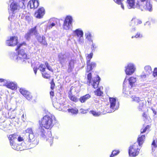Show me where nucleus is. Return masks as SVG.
I'll return each instance as SVG.
<instances>
[{"label":"nucleus","instance_id":"f257e3e1","mask_svg":"<svg viewBox=\"0 0 157 157\" xmlns=\"http://www.w3.org/2000/svg\"><path fill=\"white\" fill-rule=\"evenodd\" d=\"M13 1L8 7V10L10 16L9 20L13 18L16 13L19 11L21 9H24L25 6L28 0H11Z\"/></svg>","mask_w":157,"mask_h":157},{"label":"nucleus","instance_id":"f03ea898","mask_svg":"<svg viewBox=\"0 0 157 157\" xmlns=\"http://www.w3.org/2000/svg\"><path fill=\"white\" fill-rule=\"evenodd\" d=\"M55 118L53 116L48 115L44 117L39 121L41 126L46 129H50L54 124Z\"/></svg>","mask_w":157,"mask_h":157},{"label":"nucleus","instance_id":"7ed1b4c3","mask_svg":"<svg viewBox=\"0 0 157 157\" xmlns=\"http://www.w3.org/2000/svg\"><path fill=\"white\" fill-rule=\"evenodd\" d=\"M10 56L12 59L17 60V62L23 64L26 63L27 59L29 58L23 49L18 51L17 55L14 52L11 53Z\"/></svg>","mask_w":157,"mask_h":157},{"label":"nucleus","instance_id":"20e7f679","mask_svg":"<svg viewBox=\"0 0 157 157\" xmlns=\"http://www.w3.org/2000/svg\"><path fill=\"white\" fill-rule=\"evenodd\" d=\"M139 2H138V8L141 10H146L151 12L152 10V3L149 0H140Z\"/></svg>","mask_w":157,"mask_h":157},{"label":"nucleus","instance_id":"39448f33","mask_svg":"<svg viewBox=\"0 0 157 157\" xmlns=\"http://www.w3.org/2000/svg\"><path fill=\"white\" fill-rule=\"evenodd\" d=\"M46 67L50 71L52 72L53 71V70L52 67L49 65L47 62H45V64H42L40 65L38 67V69H39L42 73L43 77L46 78H49L50 77V75L49 72L48 71L47 72L46 71Z\"/></svg>","mask_w":157,"mask_h":157},{"label":"nucleus","instance_id":"423d86ee","mask_svg":"<svg viewBox=\"0 0 157 157\" xmlns=\"http://www.w3.org/2000/svg\"><path fill=\"white\" fill-rule=\"evenodd\" d=\"M92 75L90 73L87 75V83L89 85H92L94 88H97L100 80V78L97 76L96 77L93 78L91 79Z\"/></svg>","mask_w":157,"mask_h":157},{"label":"nucleus","instance_id":"0eeeda50","mask_svg":"<svg viewBox=\"0 0 157 157\" xmlns=\"http://www.w3.org/2000/svg\"><path fill=\"white\" fill-rule=\"evenodd\" d=\"M140 148L141 147L138 146L137 143L129 147L128 152L129 156L130 157H135L137 156L139 153Z\"/></svg>","mask_w":157,"mask_h":157},{"label":"nucleus","instance_id":"6e6552de","mask_svg":"<svg viewBox=\"0 0 157 157\" xmlns=\"http://www.w3.org/2000/svg\"><path fill=\"white\" fill-rule=\"evenodd\" d=\"M109 100L110 103V107L109 109L106 110L107 112L108 113L113 112L117 110L119 107V103L116 102L115 98L110 97Z\"/></svg>","mask_w":157,"mask_h":157},{"label":"nucleus","instance_id":"1a4fd4ad","mask_svg":"<svg viewBox=\"0 0 157 157\" xmlns=\"http://www.w3.org/2000/svg\"><path fill=\"white\" fill-rule=\"evenodd\" d=\"M125 71L127 75H132L136 70V65L131 62L127 63L125 67Z\"/></svg>","mask_w":157,"mask_h":157},{"label":"nucleus","instance_id":"9d476101","mask_svg":"<svg viewBox=\"0 0 157 157\" xmlns=\"http://www.w3.org/2000/svg\"><path fill=\"white\" fill-rule=\"evenodd\" d=\"M73 20L72 17L70 15L67 16L64 21L63 27L64 29L68 30L72 27V23Z\"/></svg>","mask_w":157,"mask_h":157},{"label":"nucleus","instance_id":"9b49d317","mask_svg":"<svg viewBox=\"0 0 157 157\" xmlns=\"http://www.w3.org/2000/svg\"><path fill=\"white\" fill-rule=\"evenodd\" d=\"M73 34L75 36L78 38V41L79 44H82L83 43V32L81 29H78L74 31Z\"/></svg>","mask_w":157,"mask_h":157},{"label":"nucleus","instance_id":"f8f14e48","mask_svg":"<svg viewBox=\"0 0 157 157\" xmlns=\"http://www.w3.org/2000/svg\"><path fill=\"white\" fill-rule=\"evenodd\" d=\"M28 136L27 141L29 143L30 145H31V147H35L38 144V141L34 134H31Z\"/></svg>","mask_w":157,"mask_h":157},{"label":"nucleus","instance_id":"ddd939ff","mask_svg":"<svg viewBox=\"0 0 157 157\" xmlns=\"http://www.w3.org/2000/svg\"><path fill=\"white\" fill-rule=\"evenodd\" d=\"M18 43V38L16 36H11L6 41V44L9 46H14Z\"/></svg>","mask_w":157,"mask_h":157},{"label":"nucleus","instance_id":"4468645a","mask_svg":"<svg viewBox=\"0 0 157 157\" xmlns=\"http://www.w3.org/2000/svg\"><path fill=\"white\" fill-rule=\"evenodd\" d=\"M126 3L127 7L129 9H135L137 8L138 5H137L138 2L140 1H137L136 2V0H126Z\"/></svg>","mask_w":157,"mask_h":157},{"label":"nucleus","instance_id":"2eb2a0df","mask_svg":"<svg viewBox=\"0 0 157 157\" xmlns=\"http://www.w3.org/2000/svg\"><path fill=\"white\" fill-rule=\"evenodd\" d=\"M58 57L60 63L61 64H63L67 62L68 58V55L67 53H61L59 54Z\"/></svg>","mask_w":157,"mask_h":157},{"label":"nucleus","instance_id":"dca6fc26","mask_svg":"<svg viewBox=\"0 0 157 157\" xmlns=\"http://www.w3.org/2000/svg\"><path fill=\"white\" fill-rule=\"evenodd\" d=\"M45 14V10L43 7L39 8L35 12L34 16L37 18H42Z\"/></svg>","mask_w":157,"mask_h":157},{"label":"nucleus","instance_id":"f3484780","mask_svg":"<svg viewBox=\"0 0 157 157\" xmlns=\"http://www.w3.org/2000/svg\"><path fill=\"white\" fill-rule=\"evenodd\" d=\"M39 5V3L37 0H32L30 1L27 5L28 8L35 9Z\"/></svg>","mask_w":157,"mask_h":157},{"label":"nucleus","instance_id":"a211bd4d","mask_svg":"<svg viewBox=\"0 0 157 157\" xmlns=\"http://www.w3.org/2000/svg\"><path fill=\"white\" fill-rule=\"evenodd\" d=\"M6 86L8 88L12 90H15L17 88V84L15 82H11L8 80Z\"/></svg>","mask_w":157,"mask_h":157},{"label":"nucleus","instance_id":"6ab92c4d","mask_svg":"<svg viewBox=\"0 0 157 157\" xmlns=\"http://www.w3.org/2000/svg\"><path fill=\"white\" fill-rule=\"evenodd\" d=\"M36 39L42 44L45 45H47V42L45 40V37L43 36H41L40 35H37L36 36Z\"/></svg>","mask_w":157,"mask_h":157},{"label":"nucleus","instance_id":"aec40b11","mask_svg":"<svg viewBox=\"0 0 157 157\" xmlns=\"http://www.w3.org/2000/svg\"><path fill=\"white\" fill-rule=\"evenodd\" d=\"M87 69L86 71L89 72L92 70L93 68L95 67L96 66V64L95 62H89L87 63Z\"/></svg>","mask_w":157,"mask_h":157},{"label":"nucleus","instance_id":"412c9836","mask_svg":"<svg viewBox=\"0 0 157 157\" xmlns=\"http://www.w3.org/2000/svg\"><path fill=\"white\" fill-rule=\"evenodd\" d=\"M127 81H126V79H125L123 83V93L126 94L128 95L129 94H130V91H129V90H130V88H131V87H127L125 85V83L127 82Z\"/></svg>","mask_w":157,"mask_h":157},{"label":"nucleus","instance_id":"4be33fe9","mask_svg":"<svg viewBox=\"0 0 157 157\" xmlns=\"http://www.w3.org/2000/svg\"><path fill=\"white\" fill-rule=\"evenodd\" d=\"M73 89V87H71L70 89L69 92V98L72 101L76 102L78 101V98L75 96L72 95L71 91Z\"/></svg>","mask_w":157,"mask_h":157},{"label":"nucleus","instance_id":"5701e85b","mask_svg":"<svg viewBox=\"0 0 157 157\" xmlns=\"http://www.w3.org/2000/svg\"><path fill=\"white\" fill-rule=\"evenodd\" d=\"M90 95L89 94H87L85 95L81 96L79 98V100L81 103H83L90 99Z\"/></svg>","mask_w":157,"mask_h":157},{"label":"nucleus","instance_id":"b1692460","mask_svg":"<svg viewBox=\"0 0 157 157\" xmlns=\"http://www.w3.org/2000/svg\"><path fill=\"white\" fill-rule=\"evenodd\" d=\"M75 61L73 59H71L69 63V64L68 65V72H70L72 71V69L74 67Z\"/></svg>","mask_w":157,"mask_h":157},{"label":"nucleus","instance_id":"393cba45","mask_svg":"<svg viewBox=\"0 0 157 157\" xmlns=\"http://www.w3.org/2000/svg\"><path fill=\"white\" fill-rule=\"evenodd\" d=\"M145 139V136L143 135H140L138 138V145L141 147L143 144Z\"/></svg>","mask_w":157,"mask_h":157},{"label":"nucleus","instance_id":"a878e982","mask_svg":"<svg viewBox=\"0 0 157 157\" xmlns=\"http://www.w3.org/2000/svg\"><path fill=\"white\" fill-rule=\"evenodd\" d=\"M53 105L54 107L59 110H61L63 109L62 106L63 105V104H61L57 102H53Z\"/></svg>","mask_w":157,"mask_h":157},{"label":"nucleus","instance_id":"bb28decb","mask_svg":"<svg viewBox=\"0 0 157 157\" xmlns=\"http://www.w3.org/2000/svg\"><path fill=\"white\" fill-rule=\"evenodd\" d=\"M144 71L147 75H148L152 72L151 67L149 65H146L144 67Z\"/></svg>","mask_w":157,"mask_h":157},{"label":"nucleus","instance_id":"cd10ccee","mask_svg":"<svg viewBox=\"0 0 157 157\" xmlns=\"http://www.w3.org/2000/svg\"><path fill=\"white\" fill-rule=\"evenodd\" d=\"M68 112L71 113L72 115L77 114L78 113V109L75 107L67 109Z\"/></svg>","mask_w":157,"mask_h":157},{"label":"nucleus","instance_id":"c85d7f7f","mask_svg":"<svg viewBox=\"0 0 157 157\" xmlns=\"http://www.w3.org/2000/svg\"><path fill=\"white\" fill-rule=\"evenodd\" d=\"M139 102V105L138 109L139 111H143L146 106V105L144 103V101L141 100Z\"/></svg>","mask_w":157,"mask_h":157},{"label":"nucleus","instance_id":"c756f323","mask_svg":"<svg viewBox=\"0 0 157 157\" xmlns=\"http://www.w3.org/2000/svg\"><path fill=\"white\" fill-rule=\"evenodd\" d=\"M42 127H40L38 129V134L41 136L42 137L44 138L45 137V131L44 129L42 128Z\"/></svg>","mask_w":157,"mask_h":157},{"label":"nucleus","instance_id":"7c9ffc66","mask_svg":"<svg viewBox=\"0 0 157 157\" xmlns=\"http://www.w3.org/2000/svg\"><path fill=\"white\" fill-rule=\"evenodd\" d=\"M128 80V82L131 88L132 87V85L136 81V77H132L130 78Z\"/></svg>","mask_w":157,"mask_h":157},{"label":"nucleus","instance_id":"2f4dec72","mask_svg":"<svg viewBox=\"0 0 157 157\" xmlns=\"http://www.w3.org/2000/svg\"><path fill=\"white\" fill-rule=\"evenodd\" d=\"M85 35L86 38L89 41L92 42V36L91 33L89 31L85 33Z\"/></svg>","mask_w":157,"mask_h":157},{"label":"nucleus","instance_id":"473e14b6","mask_svg":"<svg viewBox=\"0 0 157 157\" xmlns=\"http://www.w3.org/2000/svg\"><path fill=\"white\" fill-rule=\"evenodd\" d=\"M36 26H35L33 28L31 29L29 31V33L31 35H37V33L36 30Z\"/></svg>","mask_w":157,"mask_h":157},{"label":"nucleus","instance_id":"72a5a7b5","mask_svg":"<svg viewBox=\"0 0 157 157\" xmlns=\"http://www.w3.org/2000/svg\"><path fill=\"white\" fill-rule=\"evenodd\" d=\"M18 137V136L17 135L15 134H13L12 135H9V139L10 140V143H11V141H12L13 142V141L15 140L17 138V137Z\"/></svg>","mask_w":157,"mask_h":157},{"label":"nucleus","instance_id":"f704fd0d","mask_svg":"<svg viewBox=\"0 0 157 157\" xmlns=\"http://www.w3.org/2000/svg\"><path fill=\"white\" fill-rule=\"evenodd\" d=\"M131 98L132 101H134L136 102H139L140 101H141L140 98L136 95H132L131 97Z\"/></svg>","mask_w":157,"mask_h":157},{"label":"nucleus","instance_id":"c9c22d12","mask_svg":"<svg viewBox=\"0 0 157 157\" xmlns=\"http://www.w3.org/2000/svg\"><path fill=\"white\" fill-rule=\"evenodd\" d=\"M25 135L26 136H29L31 134H33V132L32 129L31 128H27L25 130Z\"/></svg>","mask_w":157,"mask_h":157},{"label":"nucleus","instance_id":"e433bc0d","mask_svg":"<svg viewBox=\"0 0 157 157\" xmlns=\"http://www.w3.org/2000/svg\"><path fill=\"white\" fill-rule=\"evenodd\" d=\"M19 91L24 96H25L27 94H28L29 92L26 90L25 89L23 88H20L19 90Z\"/></svg>","mask_w":157,"mask_h":157},{"label":"nucleus","instance_id":"4c0bfd02","mask_svg":"<svg viewBox=\"0 0 157 157\" xmlns=\"http://www.w3.org/2000/svg\"><path fill=\"white\" fill-rule=\"evenodd\" d=\"M86 56L87 63H88V62L89 63L90 62V60L92 58L93 56V53H91L90 54H87L86 55Z\"/></svg>","mask_w":157,"mask_h":157},{"label":"nucleus","instance_id":"58836bf2","mask_svg":"<svg viewBox=\"0 0 157 157\" xmlns=\"http://www.w3.org/2000/svg\"><path fill=\"white\" fill-rule=\"evenodd\" d=\"M90 112L95 117H98L101 114V113L100 112H97L94 110L90 111Z\"/></svg>","mask_w":157,"mask_h":157},{"label":"nucleus","instance_id":"ea45409f","mask_svg":"<svg viewBox=\"0 0 157 157\" xmlns=\"http://www.w3.org/2000/svg\"><path fill=\"white\" fill-rule=\"evenodd\" d=\"M143 36L142 33H141L140 32H137L136 34V35L135 36H132L131 37L132 38H142L143 37Z\"/></svg>","mask_w":157,"mask_h":157},{"label":"nucleus","instance_id":"a19ab883","mask_svg":"<svg viewBox=\"0 0 157 157\" xmlns=\"http://www.w3.org/2000/svg\"><path fill=\"white\" fill-rule=\"evenodd\" d=\"M7 80L3 78H0V86H5L7 82Z\"/></svg>","mask_w":157,"mask_h":157},{"label":"nucleus","instance_id":"79ce46f5","mask_svg":"<svg viewBox=\"0 0 157 157\" xmlns=\"http://www.w3.org/2000/svg\"><path fill=\"white\" fill-rule=\"evenodd\" d=\"M114 2L119 5H121V7L123 10H124V5L122 3L121 0H113Z\"/></svg>","mask_w":157,"mask_h":157},{"label":"nucleus","instance_id":"37998d69","mask_svg":"<svg viewBox=\"0 0 157 157\" xmlns=\"http://www.w3.org/2000/svg\"><path fill=\"white\" fill-rule=\"evenodd\" d=\"M131 22L132 23L133 22H137V23L136 24V25H137L139 24H141L142 23V21L139 19L136 18H133Z\"/></svg>","mask_w":157,"mask_h":157},{"label":"nucleus","instance_id":"c03bdc74","mask_svg":"<svg viewBox=\"0 0 157 157\" xmlns=\"http://www.w3.org/2000/svg\"><path fill=\"white\" fill-rule=\"evenodd\" d=\"M120 152L119 150H114L112 152L111 154L110 157H113L117 155Z\"/></svg>","mask_w":157,"mask_h":157},{"label":"nucleus","instance_id":"a18cd8bd","mask_svg":"<svg viewBox=\"0 0 157 157\" xmlns=\"http://www.w3.org/2000/svg\"><path fill=\"white\" fill-rule=\"evenodd\" d=\"M95 94L98 96H100L101 95L103 94L102 92H101L99 88L97 90L94 91Z\"/></svg>","mask_w":157,"mask_h":157},{"label":"nucleus","instance_id":"49530a36","mask_svg":"<svg viewBox=\"0 0 157 157\" xmlns=\"http://www.w3.org/2000/svg\"><path fill=\"white\" fill-rule=\"evenodd\" d=\"M24 97L28 100H30L32 99V96L29 92L28 94H27Z\"/></svg>","mask_w":157,"mask_h":157},{"label":"nucleus","instance_id":"de8ad7c7","mask_svg":"<svg viewBox=\"0 0 157 157\" xmlns=\"http://www.w3.org/2000/svg\"><path fill=\"white\" fill-rule=\"evenodd\" d=\"M151 146L152 151H155V148L157 147V144L156 143L155 141L154 140L151 144Z\"/></svg>","mask_w":157,"mask_h":157},{"label":"nucleus","instance_id":"09e8293b","mask_svg":"<svg viewBox=\"0 0 157 157\" xmlns=\"http://www.w3.org/2000/svg\"><path fill=\"white\" fill-rule=\"evenodd\" d=\"M8 114L10 118L13 119L15 118L16 116L13 113H12L11 112H9L8 113Z\"/></svg>","mask_w":157,"mask_h":157},{"label":"nucleus","instance_id":"8fccbe9b","mask_svg":"<svg viewBox=\"0 0 157 157\" xmlns=\"http://www.w3.org/2000/svg\"><path fill=\"white\" fill-rule=\"evenodd\" d=\"M92 44L91 45V48L93 51H94L96 48H97V46H96V44H94L93 42V41L92 42Z\"/></svg>","mask_w":157,"mask_h":157},{"label":"nucleus","instance_id":"3c124183","mask_svg":"<svg viewBox=\"0 0 157 157\" xmlns=\"http://www.w3.org/2000/svg\"><path fill=\"white\" fill-rule=\"evenodd\" d=\"M150 128V126L149 125H147L146 127L144 129H141V133H144L148 129H149Z\"/></svg>","mask_w":157,"mask_h":157},{"label":"nucleus","instance_id":"603ef678","mask_svg":"<svg viewBox=\"0 0 157 157\" xmlns=\"http://www.w3.org/2000/svg\"><path fill=\"white\" fill-rule=\"evenodd\" d=\"M153 76L154 77L157 76V68L155 67L154 68L152 74Z\"/></svg>","mask_w":157,"mask_h":157},{"label":"nucleus","instance_id":"864d4df0","mask_svg":"<svg viewBox=\"0 0 157 157\" xmlns=\"http://www.w3.org/2000/svg\"><path fill=\"white\" fill-rule=\"evenodd\" d=\"M55 24L54 23H50L48 25L47 28L48 29H51L53 27L55 26Z\"/></svg>","mask_w":157,"mask_h":157},{"label":"nucleus","instance_id":"5fc2aeb1","mask_svg":"<svg viewBox=\"0 0 157 157\" xmlns=\"http://www.w3.org/2000/svg\"><path fill=\"white\" fill-rule=\"evenodd\" d=\"M147 75L146 74V73H143L141 75L140 77L144 79L146 78Z\"/></svg>","mask_w":157,"mask_h":157},{"label":"nucleus","instance_id":"6e6d98bb","mask_svg":"<svg viewBox=\"0 0 157 157\" xmlns=\"http://www.w3.org/2000/svg\"><path fill=\"white\" fill-rule=\"evenodd\" d=\"M31 35L29 32L27 33L25 35V37L27 40H29L30 36Z\"/></svg>","mask_w":157,"mask_h":157},{"label":"nucleus","instance_id":"4d7b16f0","mask_svg":"<svg viewBox=\"0 0 157 157\" xmlns=\"http://www.w3.org/2000/svg\"><path fill=\"white\" fill-rule=\"evenodd\" d=\"M17 140L18 141L20 142L22 141L23 140V138L21 136H18L17 137Z\"/></svg>","mask_w":157,"mask_h":157},{"label":"nucleus","instance_id":"13d9d810","mask_svg":"<svg viewBox=\"0 0 157 157\" xmlns=\"http://www.w3.org/2000/svg\"><path fill=\"white\" fill-rule=\"evenodd\" d=\"M51 88L53 90L54 88V87L55 86V83H54V82L53 81H52L51 82Z\"/></svg>","mask_w":157,"mask_h":157},{"label":"nucleus","instance_id":"bf43d9fd","mask_svg":"<svg viewBox=\"0 0 157 157\" xmlns=\"http://www.w3.org/2000/svg\"><path fill=\"white\" fill-rule=\"evenodd\" d=\"M80 111L81 113H86V110L84 109H80Z\"/></svg>","mask_w":157,"mask_h":157},{"label":"nucleus","instance_id":"052dcab7","mask_svg":"<svg viewBox=\"0 0 157 157\" xmlns=\"http://www.w3.org/2000/svg\"><path fill=\"white\" fill-rule=\"evenodd\" d=\"M21 119L23 122L25 121V118L24 114H23L21 116Z\"/></svg>","mask_w":157,"mask_h":157},{"label":"nucleus","instance_id":"680f3d73","mask_svg":"<svg viewBox=\"0 0 157 157\" xmlns=\"http://www.w3.org/2000/svg\"><path fill=\"white\" fill-rule=\"evenodd\" d=\"M136 23H137V22H133L132 23L131 22V24H130V26H134L135 25H136Z\"/></svg>","mask_w":157,"mask_h":157},{"label":"nucleus","instance_id":"e2e57ef3","mask_svg":"<svg viewBox=\"0 0 157 157\" xmlns=\"http://www.w3.org/2000/svg\"><path fill=\"white\" fill-rule=\"evenodd\" d=\"M37 69H38L37 67H34L33 68V71L35 75L36 73Z\"/></svg>","mask_w":157,"mask_h":157},{"label":"nucleus","instance_id":"0e129e2a","mask_svg":"<svg viewBox=\"0 0 157 157\" xmlns=\"http://www.w3.org/2000/svg\"><path fill=\"white\" fill-rule=\"evenodd\" d=\"M50 94L51 96H53L54 95V93L53 91H51L50 92Z\"/></svg>","mask_w":157,"mask_h":157},{"label":"nucleus","instance_id":"69168bd1","mask_svg":"<svg viewBox=\"0 0 157 157\" xmlns=\"http://www.w3.org/2000/svg\"><path fill=\"white\" fill-rule=\"evenodd\" d=\"M152 110L153 113L155 115L156 114V112L154 109H152Z\"/></svg>","mask_w":157,"mask_h":157},{"label":"nucleus","instance_id":"338daca9","mask_svg":"<svg viewBox=\"0 0 157 157\" xmlns=\"http://www.w3.org/2000/svg\"><path fill=\"white\" fill-rule=\"evenodd\" d=\"M22 45V44H20L18 46H17V48L16 49V50L19 49L21 46Z\"/></svg>","mask_w":157,"mask_h":157},{"label":"nucleus","instance_id":"774afa93","mask_svg":"<svg viewBox=\"0 0 157 157\" xmlns=\"http://www.w3.org/2000/svg\"><path fill=\"white\" fill-rule=\"evenodd\" d=\"M143 116L144 117L146 118L147 117V115L146 114H145V113H144L143 114Z\"/></svg>","mask_w":157,"mask_h":157}]
</instances>
